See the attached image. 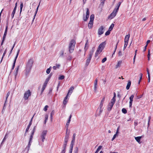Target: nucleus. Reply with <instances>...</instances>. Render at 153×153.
I'll list each match as a JSON object with an SVG mask.
<instances>
[{"label": "nucleus", "instance_id": "obj_43", "mask_svg": "<svg viewBox=\"0 0 153 153\" xmlns=\"http://www.w3.org/2000/svg\"><path fill=\"white\" fill-rule=\"evenodd\" d=\"M91 60L89 59H87L86 60V62L85 65L86 66H87L89 65V63L90 62Z\"/></svg>", "mask_w": 153, "mask_h": 153}, {"label": "nucleus", "instance_id": "obj_13", "mask_svg": "<svg viewBox=\"0 0 153 153\" xmlns=\"http://www.w3.org/2000/svg\"><path fill=\"white\" fill-rule=\"evenodd\" d=\"M106 44L105 41L101 43L99 46L98 47L99 48H100L102 50H103L105 47Z\"/></svg>", "mask_w": 153, "mask_h": 153}, {"label": "nucleus", "instance_id": "obj_42", "mask_svg": "<svg viewBox=\"0 0 153 153\" xmlns=\"http://www.w3.org/2000/svg\"><path fill=\"white\" fill-rule=\"evenodd\" d=\"M65 76L64 75H60L58 78L59 80H62L64 79Z\"/></svg>", "mask_w": 153, "mask_h": 153}, {"label": "nucleus", "instance_id": "obj_46", "mask_svg": "<svg viewBox=\"0 0 153 153\" xmlns=\"http://www.w3.org/2000/svg\"><path fill=\"white\" fill-rule=\"evenodd\" d=\"M64 53V51H61L59 53L60 56H61V57L62 56H63Z\"/></svg>", "mask_w": 153, "mask_h": 153}, {"label": "nucleus", "instance_id": "obj_21", "mask_svg": "<svg viewBox=\"0 0 153 153\" xmlns=\"http://www.w3.org/2000/svg\"><path fill=\"white\" fill-rule=\"evenodd\" d=\"M74 47L69 46V51L70 53H72L74 50Z\"/></svg>", "mask_w": 153, "mask_h": 153}, {"label": "nucleus", "instance_id": "obj_12", "mask_svg": "<svg viewBox=\"0 0 153 153\" xmlns=\"http://www.w3.org/2000/svg\"><path fill=\"white\" fill-rule=\"evenodd\" d=\"M48 82V81L45 80L42 88L41 94H42V93L44 91L45 89Z\"/></svg>", "mask_w": 153, "mask_h": 153}, {"label": "nucleus", "instance_id": "obj_19", "mask_svg": "<svg viewBox=\"0 0 153 153\" xmlns=\"http://www.w3.org/2000/svg\"><path fill=\"white\" fill-rule=\"evenodd\" d=\"M131 81L130 80H129L128 81V82L127 83V86L126 87V88L127 90H128L129 89L130 87L131 86Z\"/></svg>", "mask_w": 153, "mask_h": 153}, {"label": "nucleus", "instance_id": "obj_17", "mask_svg": "<svg viewBox=\"0 0 153 153\" xmlns=\"http://www.w3.org/2000/svg\"><path fill=\"white\" fill-rule=\"evenodd\" d=\"M19 67V66H18L17 68H15V71H14V74L15 76V79H16V76L18 72V71Z\"/></svg>", "mask_w": 153, "mask_h": 153}, {"label": "nucleus", "instance_id": "obj_58", "mask_svg": "<svg viewBox=\"0 0 153 153\" xmlns=\"http://www.w3.org/2000/svg\"><path fill=\"white\" fill-rule=\"evenodd\" d=\"M36 127V126H35L34 127L33 129V130L32 131L31 133H33V134H34V132L35 131Z\"/></svg>", "mask_w": 153, "mask_h": 153}, {"label": "nucleus", "instance_id": "obj_2", "mask_svg": "<svg viewBox=\"0 0 153 153\" xmlns=\"http://www.w3.org/2000/svg\"><path fill=\"white\" fill-rule=\"evenodd\" d=\"M94 18V14H92L91 15L90 17V21L88 25V27L89 29L93 27Z\"/></svg>", "mask_w": 153, "mask_h": 153}, {"label": "nucleus", "instance_id": "obj_4", "mask_svg": "<svg viewBox=\"0 0 153 153\" xmlns=\"http://www.w3.org/2000/svg\"><path fill=\"white\" fill-rule=\"evenodd\" d=\"M31 94V92L29 90L26 91L24 95V98L25 100H27Z\"/></svg>", "mask_w": 153, "mask_h": 153}, {"label": "nucleus", "instance_id": "obj_18", "mask_svg": "<svg viewBox=\"0 0 153 153\" xmlns=\"http://www.w3.org/2000/svg\"><path fill=\"white\" fill-rule=\"evenodd\" d=\"M97 85V79L95 80V82H94V90L95 91H96Z\"/></svg>", "mask_w": 153, "mask_h": 153}, {"label": "nucleus", "instance_id": "obj_40", "mask_svg": "<svg viewBox=\"0 0 153 153\" xmlns=\"http://www.w3.org/2000/svg\"><path fill=\"white\" fill-rule=\"evenodd\" d=\"M78 148L77 147H76L74 151V153H78Z\"/></svg>", "mask_w": 153, "mask_h": 153}, {"label": "nucleus", "instance_id": "obj_20", "mask_svg": "<svg viewBox=\"0 0 153 153\" xmlns=\"http://www.w3.org/2000/svg\"><path fill=\"white\" fill-rule=\"evenodd\" d=\"M32 142H31V141L30 142V141H29L28 146H27V147L25 148L27 150V152H28L29 151V150L30 148V146L31 145Z\"/></svg>", "mask_w": 153, "mask_h": 153}, {"label": "nucleus", "instance_id": "obj_32", "mask_svg": "<svg viewBox=\"0 0 153 153\" xmlns=\"http://www.w3.org/2000/svg\"><path fill=\"white\" fill-rule=\"evenodd\" d=\"M6 37V36H3V38H2V39L1 42V46H2L3 45L4 42L5 40Z\"/></svg>", "mask_w": 153, "mask_h": 153}, {"label": "nucleus", "instance_id": "obj_38", "mask_svg": "<svg viewBox=\"0 0 153 153\" xmlns=\"http://www.w3.org/2000/svg\"><path fill=\"white\" fill-rule=\"evenodd\" d=\"M34 134H33V133H31V135L30 136V139H29V141H30H30L32 142V139H33V137Z\"/></svg>", "mask_w": 153, "mask_h": 153}, {"label": "nucleus", "instance_id": "obj_52", "mask_svg": "<svg viewBox=\"0 0 153 153\" xmlns=\"http://www.w3.org/2000/svg\"><path fill=\"white\" fill-rule=\"evenodd\" d=\"M110 31L108 30L105 33V36L108 35L110 34Z\"/></svg>", "mask_w": 153, "mask_h": 153}, {"label": "nucleus", "instance_id": "obj_34", "mask_svg": "<svg viewBox=\"0 0 153 153\" xmlns=\"http://www.w3.org/2000/svg\"><path fill=\"white\" fill-rule=\"evenodd\" d=\"M75 141V140H72L71 142L70 147H73V146L74 144Z\"/></svg>", "mask_w": 153, "mask_h": 153}, {"label": "nucleus", "instance_id": "obj_45", "mask_svg": "<svg viewBox=\"0 0 153 153\" xmlns=\"http://www.w3.org/2000/svg\"><path fill=\"white\" fill-rule=\"evenodd\" d=\"M7 103V100H6L5 101V103H4V105L3 106V110L4 109H5V108H6V107Z\"/></svg>", "mask_w": 153, "mask_h": 153}, {"label": "nucleus", "instance_id": "obj_61", "mask_svg": "<svg viewBox=\"0 0 153 153\" xmlns=\"http://www.w3.org/2000/svg\"><path fill=\"white\" fill-rule=\"evenodd\" d=\"M116 135H117V134H114V135L113 136V137L112 138V139H111V140L112 141H113L115 139V138L116 137Z\"/></svg>", "mask_w": 153, "mask_h": 153}, {"label": "nucleus", "instance_id": "obj_64", "mask_svg": "<svg viewBox=\"0 0 153 153\" xmlns=\"http://www.w3.org/2000/svg\"><path fill=\"white\" fill-rule=\"evenodd\" d=\"M10 94V93L9 92L7 93V94L6 98V100H7V99L8 97L9 96Z\"/></svg>", "mask_w": 153, "mask_h": 153}, {"label": "nucleus", "instance_id": "obj_62", "mask_svg": "<svg viewBox=\"0 0 153 153\" xmlns=\"http://www.w3.org/2000/svg\"><path fill=\"white\" fill-rule=\"evenodd\" d=\"M75 136H76V134L75 133H74L73 134V139H72V140H75Z\"/></svg>", "mask_w": 153, "mask_h": 153}, {"label": "nucleus", "instance_id": "obj_59", "mask_svg": "<svg viewBox=\"0 0 153 153\" xmlns=\"http://www.w3.org/2000/svg\"><path fill=\"white\" fill-rule=\"evenodd\" d=\"M73 147H70L69 153H72V152Z\"/></svg>", "mask_w": 153, "mask_h": 153}, {"label": "nucleus", "instance_id": "obj_24", "mask_svg": "<svg viewBox=\"0 0 153 153\" xmlns=\"http://www.w3.org/2000/svg\"><path fill=\"white\" fill-rule=\"evenodd\" d=\"M141 136L136 137H135V139L137 142L139 143L140 140V139L141 138Z\"/></svg>", "mask_w": 153, "mask_h": 153}, {"label": "nucleus", "instance_id": "obj_7", "mask_svg": "<svg viewBox=\"0 0 153 153\" xmlns=\"http://www.w3.org/2000/svg\"><path fill=\"white\" fill-rule=\"evenodd\" d=\"M86 16L85 17L83 15V19L85 21H86L89 17L90 12L89 9L88 8H86Z\"/></svg>", "mask_w": 153, "mask_h": 153}, {"label": "nucleus", "instance_id": "obj_56", "mask_svg": "<svg viewBox=\"0 0 153 153\" xmlns=\"http://www.w3.org/2000/svg\"><path fill=\"white\" fill-rule=\"evenodd\" d=\"M68 101V100L64 99L63 101V104L64 105H66Z\"/></svg>", "mask_w": 153, "mask_h": 153}, {"label": "nucleus", "instance_id": "obj_37", "mask_svg": "<svg viewBox=\"0 0 153 153\" xmlns=\"http://www.w3.org/2000/svg\"><path fill=\"white\" fill-rule=\"evenodd\" d=\"M51 68H52V67L51 66H50L49 68H48L47 69L46 72L47 74H49L50 73L51 71Z\"/></svg>", "mask_w": 153, "mask_h": 153}, {"label": "nucleus", "instance_id": "obj_1", "mask_svg": "<svg viewBox=\"0 0 153 153\" xmlns=\"http://www.w3.org/2000/svg\"><path fill=\"white\" fill-rule=\"evenodd\" d=\"M33 63V61L32 59H29L26 65V69L25 70V75L27 76L29 74L32 68V65Z\"/></svg>", "mask_w": 153, "mask_h": 153}, {"label": "nucleus", "instance_id": "obj_47", "mask_svg": "<svg viewBox=\"0 0 153 153\" xmlns=\"http://www.w3.org/2000/svg\"><path fill=\"white\" fill-rule=\"evenodd\" d=\"M137 50H136L135 51V55L134 56V58H133V64H134V62H135V58H136V53H137Z\"/></svg>", "mask_w": 153, "mask_h": 153}, {"label": "nucleus", "instance_id": "obj_50", "mask_svg": "<svg viewBox=\"0 0 153 153\" xmlns=\"http://www.w3.org/2000/svg\"><path fill=\"white\" fill-rule=\"evenodd\" d=\"M21 4L20 5V12L22 11V9L23 7V4L22 2H21Z\"/></svg>", "mask_w": 153, "mask_h": 153}, {"label": "nucleus", "instance_id": "obj_31", "mask_svg": "<svg viewBox=\"0 0 153 153\" xmlns=\"http://www.w3.org/2000/svg\"><path fill=\"white\" fill-rule=\"evenodd\" d=\"M130 36V34H128V35H126L125 37V40L128 41Z\"/></svg>", "mask_w": 153, "mask_h": 153}, {"label": "nucleus", "instance_id": "obj_33", "mask_svg": "<svg viewBox=\"0 0 153 153\" xmlns=\"http://www.w3.org/2000/svg\"><path fill=\"white\" fill-rule=\"evenodd\" d=\"M114 26V25L113 23L110 26L108 30L111 31L113 28Z\"/></svg>", "mask_w": 153, "mask_h": 153}, {"label": "nucleus", "instance_id": "obj_41", "mask_svg": "<svg viewBox=\"0 0 153 153\" xmlns=\"http://www.w3.org/2000/svg\"><path fill=\"white\" fill-rule=\"evenodd\" d=\"M54 110H53L52 111V112H51V120H52V119L53 118V116L54 115Z\"/></svg>", "mask_w": 153, "mask_h": 153}, {"label": "nucleus", "instance_id": "obj_10", "mask_svg": "<svg viewBox=\"0 0 153 153\" xmlns=\"http://www.w3.org/2000/svg\"><path fill=\"white\" fill-rule=\"evenodd\" d=\"M117 12H116V11H114V10L113 12L108 16V19H113L116 16Z\"/></svg>", "mask_w": 153, "mask_h": 153}, {"label": "nucleus", "instance_id": "obj_9", "mask_svg": "<svg viewBox=\"0 0 153 153\" xmlns=\"http://www.w3.org/2000/svg\"><path fill=\"white\" fill-rule=\"evenodd\" d=\"M115 102H113V101H111V102L109 103L108 105L107 110L110 111L111 110L112 107H113Z\"/></svg>", "mask_w": 153, "mask_h": 153}, {"label": "nucleus", "instance_id": "obj_22", "mask_svg": "<svg viewBox=\"0 0 153 153\" xmlns=\"http://www.w3.org/2000/svg\"><path fill=\"white\" fill-rule=\"evenodd\" d=\"M74 87L73 86L71 87L69 89L68 93L69 94L70 93V94H71L72 93L73 91L74 90Z\"/></svg>", "mask_w": 153, "mask_h": 153}, {"label": "nucleus", "instance_id": "obj_55", "mask_svg": "<svg viewBox=\"0 0 153 153\" xmlns=\"http://www.w3.org/2000/svg\"><path fill=\"white\" fill-rule=\"evenodd\" d=\"M103 103H101V102H100V105L98 107V108H102V107L103 105Z\"/></svg>", "mask_w": 153, "mask_h": 153}, {"label": "nucleus", "instance_id": "obj_5", "mask_svg": "<svg viewBox=\"0 0 153 153\" xmlns=\"http://www.w3.org/2000/svg\"><path fill=\"white\" fill-rule=\"evenodd\" d=\"M47 133V130H44L42 133L41 135V139L42 141L43 142L44 141L45 137L46 136Z\"/></svg>", "mask_w": 153, "mask_h": 153}, {"label": "nucleus", "instance_id": "obj_6", "mask_svg": "<svg viewBox=\"0 0 153 153\" xmlns=\"http://www.w3.org/2000/svg\"><path fill=\"white\" fill-rule=\"evenodd\" d=\"M65 128L66 129V133L65 134V136L64 140H68L69 136L70 134V132H68V126L66 125L65 126Z\"/></svg>", "mask_w": 153, "mask_h": 153}, {"label": "nucleus", "instance_id": "obj_54", "mask_svg": "<svg viewBox=\"0 0 153 153\" xmlns=\"http://www.w3.org/2000/svg\"><path fill=\"white\" fill-rule=\"evenodd\" d=\"M107 60V58L106 57L104 58L102 60V63H104Z\"/></svg>", "mask_w": 153, "mask_h": 153}, {"label": "nucleus", "instance_id": "obj_3", "mask_svg": "<svg viewBox=\"0 0 153 153\" xmlns=\"http://www.w3.org/2000/svg\"><path fill=\"white\" fill-rule=\"evenodd\" d=\"M68 140H64L63 144L62 146V150L61 153H65L67 144Z\"/></svg>", "mask_w": 153, "mask_h": 153}, {"label": "nucleus", "instance_id": "obj_57", "mask_svg": "<svg viewBox=\"0 0 153 153\" xmlns=\"http://www.w3.org/2000/svg\"><path fill=\"white\" fill-rule=\"evenodd\" d=\"M99 109V110H100V111H99V115H98L99 116L101 114V113L102 112V108H98L97 109Z\"/></svg>", "mask_w": 153, "mask_h": 153}, {"label": "nucleus", "instance_id": "obj_25", "mask_svg": "<svg viewBox=\"0 0 153 153\" xmlns=\"http://www.w3.org/2000/svg\"><path fill=\"white\" fill-rule=\"evenodd\" d=\"M16 7H14L13 10V12L11 14V16L12 18H13L14 14L15 13L16 11Z\"/></svg>", "mask_w": 153, "mask_h": 153}, {"label": "nucleus", "instance_id": "obj_30", "mask_svg": "<svg viewBox=\"0 0 153 153\" xmlns=\"http://www.w3.org/2000/svg\"><path fill=\"white\" fill-rule=\"evenodd\" d=\"M94 52V51L93 50L90 51L89 53L88 56L92 58Z\"/></svg>", "mask_w": 153, "mask_h": 153}, {"label": "nucleus", "instance_id": "obj_14", "mask_svg": "<svg viewBox=\"0 0 153 153\" xmlns=\"http://www.w3.org/2000/svg\"><path fill=\"white\" fill-rule=\"evenodd\" d=\"M134 95H132L129 97L130 102H129V107H131L132 105V102L133 101V99L134 97Z\"/></svg>", "mask_w": 153, "mask_h": 153}, {"label": "nucleus", "instance_id": "obj_11", "mask_svg": "<svg viewBox=\"0 0 153 153\" xmlns=\"http://www.w3.org/2000/svg\"><path fill=\"white\" fill-rule=\"evenodd\" d=\"M104 29V27L103 26H101L100 28L98 29V34L99 35H101L102 34L104 31L103 30Z\"/></svg>", "mask_w": 153, "mask_h": 153}, {"label": "nucleus", "instance_id": "obj_16", "mask_svg": "<svg viewBox=\"0 0 153 153\" xmlns=\"http://www.w3.org/2000/svg\"><path fill=\"white\" fill-rule=\"evenodd\" d=\"M121 4V2H119L117 4L116 7L114 8V11H116V12H117L119 10V7Z\"/></svg>", "mask_w": 153, "mask_h": 153}, {"label": "nucleus", "instance_id": "obj_27", "mask_svg": "<svg viewBox=\"0 0 153 153\" xmlns=\"http://www.w3.org/2000/svg\"><path fill=\"white\" fill-rule=\"evenodd\" d=\"M40 3H41V1L39 2V5L37 7V8L36 9V11L35 13V15H34V18H33V21H34V19L35 18V16H36V13H37V11H38V8H39V5H40Z\"/></svg>", "mask_w": 153, "mask_h": 153}, {"label": "nucleus", "instance_id": "obj_35", "mask_svg": "<svg viewBox=\"0 0 153 153\" xmlns=\"http://www.w3.org/2000/svg\"><path fill=\"white\" fill-rule=\"evenodd\" d=\"M48 115L46 114L45 116V120L44 122V124H46L48 119Z\"/></svg>", "mask_w": 153, "mask_h": 153}, {"label": "nucleus", "instance_id": "obj_28", "mask_svg": "<svg viewBox=\"0 0 153 153\" xmlns=\"http://www.w3.org/2000/svg\"><path fill=\"white\" fill-rule=\"evenodd\" d=\"M31 125H32V123H31V122H29V125H28L27 127V128H26V133L28 131V130Z\"/></svg>", "mask_w": 153, "mask_h": 153}, {"label": "nucleus", "instance_id": "obj_63", "mask_svg": "<svg viewBox=\"0 0 153 153\" xmlns=\"http://www.w3.org/2000/svg\"><path fill=\"white\" fill-rule=\"evenodd\" d=\"M118 56H122V52H121V51H119V52H118Z\"/></svg>", "mask_w": 153, "mask_h": 153}, {"label": "nucleus", "instance_id": "obj_44", "mask_svg": "<svg viewBox=\"0 0 153 153\" xmlns=\"http://www.w3.org/2000/svg\"><path fill=\"white\" fill-rule=\"evenodd\" d=\"M122 111L123 113L125 114H126L127 112L125 108H123L122 109Z\"/></svg>", "mask_w": 153, "mask_h": 153}, {"label": "nucleus", "instance_id": "obj_39", "mask_svg": "<svg viewBox=\"0 0 153 153\" xmlns=\"http://www.w3.org/2000/svg\"><path fill=\"white\" fill-rule=\"evenodd\" d=\"M116 97V96L115 93V92H114V96L113 97V98L111 100H112V101H113V102H115V101H116V100H115Z\"/></svg>", "mask_w": 153, "mask_h": 153}, {"label": "nucleus", "instance_id": "obj_8", "mask_svg": "<svg viewBox=\"0 0 153 153\" xmlns=\"http://www.w3.org/2000/svg\"><path fill=\"white\" fill-rule=\"evenodd\" d=\"M20 51V49H18L17 51V54L16 55V56L15 58V59L14 60L13 63V65L12 67V69L11 70V71H12V70H13V69L14 68V67L15 66L16 61V59L18 56L19 55Z\"/></svg>", "mask_w": 153, "mask_h": 153}, {"label": "nucleus", "instance_id": "obj_60", "mask_svg": "<svg viewBox=\"0 0 153 153\" xmlns=\"http://www.w3.org/2000/svg\"><path fill=\"white\" fill-rule=\"evenodd\" d=\"M102 146H100L97 149V150L98 151H99L100 150V149L102 148Z\"/></svg>", "mask_w": 153, "mask_h": 153}, {"label": "nucleus", "instance_id": "obj_29", "mask_svg": "<svg viewBox=\"0 0 153 153\" xmlns=\"http://www.w3.org/2000/svg\"><path fill=\"white\" fill-rule=\"evenodd\" d=\"M8 29V26L7 25L6 27L5 30V31L4 34L3 36H6Z\"/></svg>", "mask_w": 153, "mask_h": 153}, {"label": "nucleus", "instance_id": "obj_51", "mask_svg": "<svg viewBox=\"0 0 153 153\" xmlns=\"http://www.w3.org/2000/svg\"><path fill=\"white\" fill-rule=\"evenodd\" d=\"M6 53V50L4 51V52L3 54V56H2V57L1 59V62L2 59H3L4 56L5 54Z\"/></svg>", "mask_w": 153, "mask_h": 153}, {"label": "nucleus", "instance_id": "obj_36", "mask_svg": "<svg viewBox=\"0 0 153 153\" xmlns=\"http://www.w3.org/2000/svg\"><path fill=\"white\" fill-rule=\"evenodd\" d=\"M52 74L51 73L48 76V77L46 79V80L48 81L49 82L51 77L52 76Z\"/></svg>", "mask_w": 153, "mask_h": 153}, {"label": "nucleus", "instance_id": "obj_26", "mask_svg": "<svg viewBox=\"0 0 153 153\" xmlns=\"http://www.w3.org/2000/svg\"><path fill=\"white\" fill-rule=\"evenodd\" d=\"M7 137H8L7 135V133L2 140V141L1 143V146L2 145V144H3V143L5 141L6 139L7 138Z\"/></svg>", "mask_w": 153, "mask_h": 153}, {"label": "nucleus", "instance_id": "obj_49", "mask_svg": "<svg viewBox=\"0 0 153 153\" xmlns=\"http://www.w3.org/2000/svg\"><path fill=\"white\" fill-rule=\"evenodd\" d=\"M121 62H122V61H119V62H118L117 64V65H116V68H117L119 67L121 63Z\"/></svg>", "mask_w": 153, "mask_h": 153}, {"label": "nucleus", "instance_id": "obj_15", "mask_svg": "<svg viewBox=\"0 0 153 153\" xmlns=\"http://www.w3.org/2000/svg\"><path fill=\"white\" fill-rule=\"evenodd\" d=\"M76 44V42L74 39H72L71 40L69 44V46L71 47H75V45Z\"/></svg>", "mask_w": 153, "mask_h": 153}, {"label": "nucleus", "instance_id": "obj_48", "mask_svg": "<svg viewBox=\"0 0 153 153\" xmlns=\"http://www.w3.org/2000/svg\"><path fill=\"white\" fill-rule=\"evenodd\" d=\"M102 50L100 49V48H99V47H98L96 51L97 52H98L100 53L102 52Z\"/></svg>", "mask_w": 153, "mask_h": 153}, {"label": "nucleus", "instance_id": "obj_23", "mask_svg": "<svg viewBox=\"0 0 153 153\" xmlns=\"http://www.w3.org/2000/svg\"><path fill=\"white\" fill-rule=\"evenodd\" d=\"M60 66V65L56 64V66H53V68L54 70H56L57 69L59 68Z\"/></svg>", "mask_w": 153, "mask_h": 153}, {"label": "nucleus", "instance_id": "obj_53", "mask_svg": "<svg viewBox=\"0 0 153 153\" xmlns=\"http://www.w3.org/2000/svg\"><path fill=\"white\" fill-rule=\"evenodd\" d=\"M48 106L47 105H46L45 106L44 108V110L45 111H46L47 110L48 108Z\"/></svg>", "mask_w": 153, "mask_h": 153}]
</instances>
